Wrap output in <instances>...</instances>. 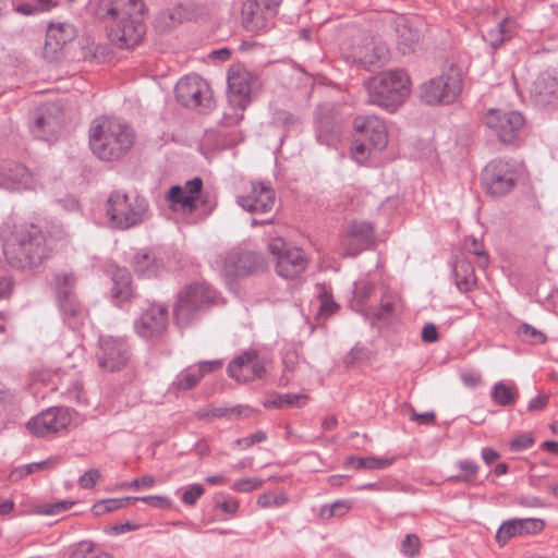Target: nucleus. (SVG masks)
<instances>
[{
    "mask_svg": "<svg viewBox=\"0 0 558 558\" xmlns=\"http://www.w3.org/2000/svg\"><path fill=\"white\" fill-rule=\"evenodd\" d=\"M166 199L170 203L172 209H182L193 213L197 207L192 196H187L181 185L171 186L167 192Z\"/></svg>",
    "mask_w": 558,
    "mask_h": 558,
    "instance_id": "35",
    "label": "nucleus"
},
{
    "mask_svg": "<svg viewBox=\"0 0 558 558\" xmlns=\"http://www.w3.org/2000/svg\"><path fill=\"white\" fill-rule=\"evenodd\" d=\"M457 465L462 471V474L452 476L451 478L457 482L474 484L476 474L478 472L477 463L471 460H461L457 463Z\"/></svg>",
    "mask_w": 558,
    "mask_h": 558,
    "instance_id": "43",
    "label": "nucleus"
},
{
    "mask_svg": "<svg viewBox=\"0 0 558 558\" xmlns=\"http://www.w3.org/2000/svg\"><path fill=\"white\" fill-rule=\"evenodd\" d=\"M168 326V308L163 305H151L135 320L137 335L145 339L161 336Z\"/></svg>",
    "mask_w": 558,
    "mask_h": 558,
    "instance_id": "18",
    "label": "nucleus"
},
{
    "mask_svg": "<svg viewBox=\"0 0 558 558\" xmlns=\"http://www.w3.org/2000/svg\"><path fill=\"white\" fill-rule=\"evenodd\" d=\"M57 462L56 458H49L40 462H34L29 464L22 465L20 468H16L12 473L11 477L17 476V477H25L38 470L54 465Z\"/></svg>",
    "mask_w": 558,
    "mask_h": 558,
    "instance_id": "46",
    "label": "nucleus"
},
{
    "mask_svg": "<svg viewBox=\"0 0 558 558\" xmlns=\"http://www.w3.org/2000/svg\"><path fill=\"white\" fill-rule=\"evenodd\" d=\"M367 92L368 104L393 112L409 95L410 80L402 70L385 71L367 82Z\"/></svg>",
    "mask_w": 558,
    "mask_h": 558,
    "instance_id": "4",
    "label": "nucleus"
},
{
    "mask_svg": "<svg viewBox=\"0 0 558 558\" xmlns=\"http://www.w3.org/2000/svg\"><path fill=\"white\" fill-rule=\"evenodd\" d=\"M33 185V175L24 166L12 160H4L0 163V186L17 191L32 189Z\"/></svg>",
    "mask_w": 558,
    "mask_h": 558,
    "instance_id": "21",
    "label": "nucleus"
},
{
    "mask_svg": "<svg viewBox=\"0 0 558 558\" xmlns=\"http://www.w3.org/2000/svg\"><path fill=\"white\" fill-rule=\"evenodd\" d=\"M118 509H121V501L119 498H111L97 501L92 507V512L94 515L100 517Z\"/></svg>",
    "mask_w": 558,
    "mask_h": 558,
    "instance_id": "48",
    "label": "nucleus"
},
{
    "mask_svg": "<svg viewBox=\"0 0 558 558\" xmlns=\"http://www.w3.org/2000/svg\"><path fill=\"white\" fill-rule=\"evenodd\" d=\"M518 336L526 342L536 344L546 341L545 335L529 324H522L517 331Z\"/></svg>",
    "mask_w": 558,
    "mask_h": 558,
    "instance_id": "47",
    "label": "nucleus"
},
{
    "mask_svg": "<svg viewBox=\"0 0 558 558\" xmlns=\"http://www.w3.org/2000/svg\"><path fill=\"white\" fill-rule=\"evenodd\" d=\"M101 478V473L98 469H90L82 474L78 478V485L83 489L93 488Z\"/></svg>",
    "mask_w": 558,
    "mask_h": 558,
    "instance_id": "54",
    "label": "nucleus"
},
{
    "mask_svg": "<svg viewBox=\"0 0 558 558\" xmlns=\"http://www.w3.org/2000/svg\"><path fill=\"white\" fill-rule=\"evenodd\" d=\"M490 397L498 405H512L519 398V389L514 384L507 385L504 381H498L493 386Z\"/></svg>",
    "mask_w": 558,
    "mask_h": 558,
    "instance_id": "34",
    "label": "nucleus"
},
{
    "mask_svg": "<svg viewBox=\"0 0 558 558\" xmlns=\"http://www.w3.org/2000/svg\"><path fill=\"white\" fill-rule=\"evenodd\" d=\"M182 187L184 189L185 194H187V196H192V198L194 199V204L196 205V202L203 189L202 179L195 177L192 180L186 181Z\"/></svg>",
    "mask_w": 558,
    "mask_h": 558,
    "instance_id": "58",
    "label": "nucleus"
},
{
    "mask_svg": "<svg viewBox=\"0 0 558 558\" xmlns=\"http://www.w3.org/2000/svg\"><path fill=\"white\" fill-rule=\"evenodd\" d=\"M316 138L326 146H333L338 141V131L335 123L329 120H319L316 123Z\"/></svg>",
    "mask_w": 558,
    "mask_h": 558,
    "instance_id": "37",
    "label": "nucleus"
},
{
    "mask_svg": "<svg viewBox=\"0 0 558 558\" xmlns=\"http://www.w3.org/2000/svg\"><path fill=\"white\" fill-rule=\"evenodd\" d=\"M252 413V410L245 405H235L232 408L226 407H214L209 405L199 409L195 412V417L201 421L226 417L228 420H234L240 417H247Z\"/></svg>",
    "mask_w": 558,
    "mask_h": 558,
    "instance_id": "30",
    "label": "nucleus"
},
{
    "mask_svg": "<svg viewBox=\"0 0 558 558\" xmlns=\"http://www.w3.org/2000/svg\"><path fill=\"white\" fill-rule=\"evenodd\" d=\"M141 501L155 508L168 509L171 507V500L167 496H143Z\"/></svg>",
    "mask_w": 558,
    "mask_h": 558,
    "instance_id": "59",
    "label": "nucleus"
},
{
    "mask_svg": "<svg viewBox=\"0 0 558 558\" xmlns=\"http://www.w3.org/2000/svg\"><path fill=\"white\" fill-rule=\"evenodd\" d=\"M155 484V478L151 475H144L142 477L134 478L129 483H123L121 487L129 488L133 490L147 489L153 487Z\"/></svg>",
    "mask_w": 558,
    "mask_h": 558,
    "instance_id": "55",
    "label": "nucleus"
},
{
    "mask_svg": "<svg viewBox=\"0 0 558 558\" xmlns=\"http://www.w3.org/2000/svg\"><path fill=\"white\" fill-rule=\"evenodd\" d=\"M485 39L489 43V45L494 48L499 47L505 43V37L502 35V28L497 24L495 27L490 28L485 35Z\"/></svg>",
    "mask_w": 558,
    "mask_h": 558,
    "instance_id": "62",
    "label": "nucleus"
},
{
    "mask_svg": "<svg viewBox=\"0 0 558 558\" xmlns=\"http://www.w3.org/2000/svg\"><path fill=\"white\" fill-rule=\"evenodd\" d=\"M0 238L5 260L12 268L34 271L50 255L43 230L34 223L4 222Z\"/></svg>",
    "mask_w": 558,
    "mask_h": 558,
    "instance_id": "1",
    "label": "nucleus"
},
{
    "mask_svg": "<svg viewBox=\"0 0 558 558\" xmlns=\"http://www.w3.org/2000/svg\"><path fill=\"white\" fill-rule=\"evenodd\" d=\"M461 90L462 76L460 70L450 65L442 71L441 75L422 85V98L429 105H449L456 100Z\"/></svg>",
    "mask_w": 558,
    "mask_h": 558,
    "instance_id": "7",
    "label": "nucleus"
},
{
    "mask_svg": "<svg viewBox=\"0 0 558 558\" xmlns=\"http://www.w3.org/2000/svg\"><path fill=\"white\" fill-rule=\"evenodd\" d=\"M368 356V351L365 347L355 345L351 349V351L345 355L343 362L345 366L352 367L357 363L365 361Z\"/></svg>",
    "mask_w": 558,
    "mask_h": 558,
    "instance_id": "53",
    "label": "nucleus"
},
{
    "mask_svg": "<svg viewBox=\"0 0 558 558\" xmlns=\"http://www.w3.org/2000/svg\"><path fill=\"white\" fill-rule=\"evenodd\" d=\"M276 194L270 183L253 182L248 195L239 196L236 203L248 213L266 214L275 205Z\"/></svg>",
    "mask_w": 558,
    "mask_h": 558,
    "instance_id": "19",
    "label": "nucleus"
},
{
    "mask_svg": "<svg viewBox=\"0 0 558 558\" xmlns=\"http://www.w3.org/2000/svg\"><path fill=\"white\" fill-rule=\"evenodd\" d=\"M216 291L205 284H190L182 289L173 307L175 324L183 328L215 302Z\"/></svg>",
    "mask_w": 558,
    "mask_h": 558,
    "instance_id": "6",
    "label": "nucleus"
},
{
    "mask_svg": "<svg viewBox=\"0 0 558 558\" xmlns=\"http://www.w3.org/2000/svg\"><path fill=\"white\" fill-rule=\"evenodd\" d=\"M525 119L521 112L510 110L490 109L485 116V124L490 129L498 140L502 143H512L520 130L523 128Z\"/></svg>",
    "mask_w": 558,
    "mask_h": 558,
    "instance_id": "15",
    "label": "nucleus"
},
{
    "mask_svg": "<svg viewBox=\"0 0 558 558\" xmlns=\"http://www.w3.org/2000/svg\"><path fill=\"white\" fill-rule=\"evenodd\" d=\"M368 244L360 242L347 233L340 238V250L343 256L354 257L359 255Z\"/></svg>",
    "mask_w": 558,
    "mask_h": 558,
    "instance_id": "45",
    "label": "nucleus"
},
{
    "mask_svg": "<svg viewBox=\"0 0 558 558\" xmlns=\"http://www.w3.org/2000/svg\"><path fill=\"white\" fill-rule=\"evenodd\" d=\"M347 463L353 465L357 470H380L390 465L392 463V459H379L375 457H351L348 459Z\"/></svg>",
    "mask_w": 558,
    "mask_h": 558,
    "instance_id": "39",
    "label": "nucleus"
},
{
    "mask_svg": "<svg viewBox=\"0 0 558 558\" xmlns=\"http://www.w3.org/2000/svg\"><path fill=\"white\" fill-rule=\"evenodd\" d=\"M143 0H98L95 16L107 23L110 40L121 49L136 46L146 32Z\"/></svg>",
    "mask_w": 558,
    "mask_h": 558,
    "instance_id": "2",
    "label": "nucleus"
},
{
    "mask_svg": "<svg viewBox=\"0 0 558 558\" xmlns=\"http://www.w3.org/2000/svg\"><path fill=\"white\" fill-rule=\"evenodd\" d=\"M532 97L541 107L558 105V76L549 73L538 75L533 85Z\"/></svg>",
    "mask_w": 558,
    "mask_h": 558,
    "instance_id": "25",
    "label": "nucleus"
},
{
    "mask_svg": "<svg viewBox=\"0 0 558 558\" xmlns=\"http://www.w3.org/2000/svg\"><path fill=\"white\" fill-rule=\"evenodd\" d=\"M76 28L70 23L50 24L44 46V57L49 61H56L61 57L63 47L75 39Z\"/></svg>",
    "mask_w": 558,
    "mask_h": 558,
    "instance_id": "20",
    "label": "nucleus"
},
{
    "mask_svg": "<svg viewBox=\"0 0 558 558\" xmlns=\"http://www.w3.org/2000/svg\"><path fill=\"white\" fill-rule=\"evenodd\" d=\"M71 423L69 412L63 408H50L31 418L26 427L37 437H45L64 429Z\"/></svg>",
    "mask_w": 558,
    "mask_h": 558,
    "instance_id": "17",
    "label": "nucleus"
},
{
    "mask_svg": "<svg viewBox=\"0 0 558 558\" xmlns=\"http://www.w3.org/2000/svg\"><path fill=\"white\" fill-rule=\"evenodd\" d=\"M129 359L130 347L123 338L100 337L97 360L102 371H119L126 365Z\"/></svg>",
    "mask_w": 558,
    "mask_h": 558,
    "instance_id": "16",
    "label": "nucleus"
},
{
    "mask_svg": "<svg viewBox=\"0 0 558 558\" xmlns=\"http://www.w3.org/2000/svg\"><path fill=\"white\" fill-rule=\"evenodd\" d=\"M266 269V260L259 253L233 248L225 258L222 270L227 277L243 278L263 272Z\"/></svg>",
    "mask_w": 558,
    "mask_h": 558,
    "instance_id": "12",
    "label": "nucleus"
},
{
    "mask_svg": "<svg viewBox=\"0 0 558 558\" xmlns=\"http://www.w3.org/2000/svg\"><path fill=\"white\" fill-rule=\"evenodd\" d=\"M387 56V50L384 46H376L373 43L359 47L353 52V59L364 69H371L377 65Z\"/></svg>",
    "mask_w": 558,
    "mask_h": 558,
    "instance_id": "32",
    "label": "nucleus"
},
{
    "mask_svg": "<svg viewBox=\"0 0 558 558\" xmlns=\"http://www.w3.org/2000/svg\"><path fill=\"white\" fill-rule=\"evenodd\" d=\"M133 128L117 118H96L89 128V146L104 161H118L126 156L135 143Z\"/></svg>",
    "mask_w": 558,
    "mask_h": 558,
    "instance_id": "3",
    "label": "nucleus"
},
{
    "mask_svg": "<svg viewBox=\"0 0 558 558\" xmlns=\"http://www.w3.org/2000/svg\"><path fill=\"white\" fill-rule=\"evenodd\" d=\"M271 361L257 350L248 349L236 355L228 365V375L240 383L263 378Z\"/></svg>",
    "mask_w": 558,
    "mask_h": 558,
    "instance_id": "13",
    "label": "nucleus"
},
{
    "mask_svg": "<svg viewBox=\"0 0 558 558\" xmlns=\"http://www.w3.org/2000/svg\"><path fill=\"white\" fill-rule=\"evenodd\" d=\"M75 280L76 278L73 274H57L53 279L59 310L64 322L73 328L76 327L86 315L85 308L80 304L73 293Z\"/></svg>",
    "mask_w": 558,
    "mask_h": 558,
    "instance_id": "11",
    "label": "nucleus"
},
{
    "mask_svg": "<svg viewBox=\"0 0 558 558\" xmlns=\"http://www.w3.org/2000/svg\"><path fill=\"white\" fill-rule=\"evenodd\" d=\"M307 396L302 393H284L276 395L272 398L267 399L264 402L266 408H282V407H295L301 408L305 405Z\"/></svg>",
    "mask_w": 558,
    "mask_h": 558,
    "instance_id": "36",
    "label": "nucleus"
},
{
    "mask_svg": "<svg viewBox=\"0 0 558 558\" xmlns=\"http://www.w3.org/2000/svg\"><path fill=\"white\" fill-rule=\"evenodd\" d=\"M544 527V521L541 519H510L505 521L496 533V541L500 546L507 542L521 535L536 534Z\"/></svg>",
    "mask_w": 558,
    "mask_h": 558,
    "instance_id": "22",
    "label": "nucleus"
},
{
    "mask_svg": "<svg viewBox=\"0 0 558 558\" xmlns=\"http://www.w3.org/2000/svg\"><path fill=\"white\" fill-rule=\"evenodd\" d=\"M159 21L165 27H173L182 22L181 8L166 9L159 14Z\"/></svg>",
    "mask_w": 558,
    "mask_h": 558,
    "instance_id": "50",
    "label": "nucleus"
},
{
    "mask_svg": "<svg viewBox=\"0 0 558 558\" xmlns=\"http://www.w3.org/2000/svg\"><path fill=\"white\" fill-rule=\"evenodd\" d=\"M421 337L426 343L436 342L439 339L436 326L434 324H426L422 329Z\"/></svg>",
    "mask_w": 558,
    "mask_h": 558,
    "instance_id": "64",
    "label": "nucleus"
},
{
    "mask_svg": "<svg viewBox=\"0 0 558 558\" xmlns=\"http://www.w3.org/2000/svg\"><path fill=\"white\" fill-rule=\"evenodd\" d=\"M373 290H374V286L371 282L363 281L361 283H356L355 284L356 299L361 303H364L369 298V295L373 293Z\"/></svg>",
    "mask_w": 558,
    "mask_h": 558,
    "instance_id": "63",
    "label": "nucleus"
},
{
    "mask_svg": "<svg viewBox=\"0 0 558 558\" xmlns=\"http://www.w3.org/2000/svg\"><path fill=\"white\" fill-rule=\"evenodd\" d=\"M73 505V501L62 500L56 504L43 506L40 512L46 515H57L69 510Z\"/></svg>",
    "mask_w": 558,
    "mask_h": 558,
    "instance_id": "57",
    "label": "nucleus"
},
{
    "mask_svg": "<svg viewBox=\"0 0 558 558\" xmlns=\"http://www.w3.org/2000/svg\"><path fill=\"white\" fill-rule=\"evenodd\" d=\"M175 98L185 108L210 110L213 92L208 83L197 74L183 76L175 85Z\"/></svg>",
    "mask_w": 558,
    "mask_h": 558,
    "instance_id": "10",
    "label": "nucleus"
},
{
    "mask_svg": "<svg viewBox=\"0 0 558 558\" xmlns=\"http://www.w3.org/2000/svg\"><path fill=\"white\" fill-rule=\"evenodd\" d=\"M354 129L361 133L371 145L378 150L386 147L388 134L385 123L375 116H360L354 120Z\"/></svg>",
    "mask_w": 558,
    "mask_h": 558,
    "instance_id": "24",
    "label": "nucleus"
},
{
    "mask_svg": "<svg viewBox=\"0 0 558 558\" xmlns=\"http://www.w3.org/2000/svg\"><path fill=\"white\" fill-rule=\"evenodd\" d=\"M61 128V121L56 117L51 108H43L35 113L31 123V132L35 137L43 141L53 138Z\"/></svg>",
    "mask_w": 558,
    "mask_h": 558,
    "instance_id": "26",
    "label": "nucleus"
},
{
    "mask_svg": "<svg viewBox=\"0 0 558 558\" xmlns=\"http://www.w3.org/2000/svg\"><path fill=\"white\" fill-rule=\"evenodd\" d=\"M205 493V488L201 484H191L189 485L182 496L181 500L184 505L193 506L195 505L196 500L202 497Z\"/></svg>",
    "mask_w": 558,
    "mask_h": 558,
    "instance_id": "51",
    "label": "nucleus"
},
{
    "mask_svg": "<svg viewBox=\"0 0 558 558\" xmlns=\"http://www.w3.org/2000/svg\"><path fill=\"white\" fill-rule=\"evenodd\" d=\"M454 283L460 292L471 291L475 283L476 277L472 264L464 259H457L452 266Z\"/></svg>",
    "mask_w": 558,
    "mask_h": 558,
    "instance_id": "31",
    "label": "nucleus"
},
{
    "mask_svg": "<svg viewBox=\"0 0 558 558\" xmlns=\"http://www.w3.org/2000/svg\"><path fill=\"white\" fill-rule=\"evenodd\" d=\"M258 80L244 65L234 64L228 71V99L232 106L245 109Z\"/></svg>",
    "mask_w": 558,
    "mask_h": 558,
    "instance_id": "14",
    "label": "nucleus"
},
{
    "mask_svg": "<svg viewBox=\"0 0 558 558\" xmlns=\"http://www.w3.org/2000/svg\"><path fill=\"white\" fill-rule=\"evenodd\" d=\"M134 271L143 278H153L160 274L165 265L153 251L141 250L136 252L132 262Z\"/></svg>",
    "mask_w": 558,
    "mask_h": 558,
    "instance_id": "27",
    "label": "nucleus"
},
{
    "mask_svg": "<svg viewBox=\"0 0 558 558\" xmlns=\"http://www.w3.org/2000/svg\"><path fill=\"white\" fill-rule=\"evenodd\" d=\"M70 558H112L109 554L97 549L92 543L82 542L71 553Z\"/></svg>",
    "mask_w": 558,
    "mask_h": 558,
    "instance_id": "44",
    "label": "nucleus"
},
{
    "mask_svg": "<svg viewBox=\"0 0 558 558\" xmlns=\"http://www.w3.org/2000/svg\"><path fill=\"white\" fill-rule=\"evenodd\" d=\"M263 481L254 477H245L233 483L232 489L248 493L262 485Z\"/></svg>",
    "mask_w": 558,
    "mask_h": 558,
    "instance_id": "56",
    "label": "nucleus"
},
{
    "mask_svg": "<svg viewBox=\"0 0 558 558\" xmlns=\"http://www.w3.org/2000/svg\"><path fill=\"white\" fill-rule=\"evenodd\" d=\"M344 233L369 245L374 239V227L366 221H352Z\"/></svg>",
    "mask_w": 558,
    "mask_h": 558,
    "instance_id": "38",
    "label": "nucleus"
},
{
    "mask_svg": "<svg viewBox=\"0 0 558 558\" xmlns=\"http://www.w3.org/2000/svg\"><path fill=\"white\" fill-rule=\"evenodd\" d=\"M52 0H24L15 5V11L23 15H32L37 12H44L53 7Z\"/></svg>",
    "mask_w": 558,
    "mask_h": 558,
    "instance_id": "40",
    "label": "nucleus"
},
{
    "mask_svg": "<svg viewBox=\"0 0 558 558\" xmlns=\"http://www.w3.org/2000/svg\"><path fill=\"white\" fill-rule=\"evenodd\" d=\"M220 360L202 361L182 369L175 377L173 386L179 390H191L201 381V379L216 369L220 368Z\"/></svg>",
    "mask_w": 558,
    "mask_h": 558,
    "instance_id": "23",
    "label": "nucleus"
},
{
    "mask_svg": "<svg viewBox=\"0 0 558 558\" xmlns=\"http://www.w3.org/2000/svg\"><path fill=\"white\" fill-rule=\"evenodd\" d=\"M266 433H264L263 430H258L247 437L236 439L235 444L241 446L243 449H247L254 444H258L266 440Z\"/></svg>",
    "mask_w": 558,
    "mask_h": 558,
    "instance_id": "60",
    "label": "nucleus"
},
{
    "mask_svg": "<svg viewBox=\"0 0 558 558\" xmlns=\"http://www.w3.org/2000/svg\"><path fill=\"white\" fill-rule=\"evenodd\" d=\"M421 541L415 534H407L401 543V553L408 557H414L420 553Z\"/></svg>",
    "mask_w": 558,
    "mask_h": 558,
    "instance_id": "49",
    "label": "nucleus"
},
{
    "mask_svg": "<svg viewBox=\"0 0 558 558\" xmlns=\"http://www.w3.org/2000/svg\"><path fill=\"white\" fill-rule=\"evenodd\" d=\"M272 16L268 15L265 9L254 0H246L242 8V21L245 29L258 32L267 27V21Z\"/></svg>",
    "mask_w": 558,
    "mask_h": 558,
    "instance_id": "29",
    "label": "nucleus"
},
{
    "mask_svg": "<svg viewBox=\"0 0 558 558\" xmlns=\"http://www.w3.org/2000/svg\"><path fill=\"white\" fill-rule=\"evenodd\" d=\"M534 438L531 435H519L510 444L512 451H522L530 448L534 444Z\"/></svg>",
    "mask_w": 558,
    "mask_h": 558,
    "instance_id": "61",
    "label": "nucleus"
},
{
    "mask_svg": "<svg viewBox=\"0 0 558 558\" xmlns=\"http://www.w3.org/2000/svg\"><path fill=\"white\" fill-rule=\"evenodd\" d=\"M65 397L70 400L75 402L78 405H86L87 404V397L83 389V386L78 381H74L65 392Z\"/></svg>",
    "mask_w": 558,
    "mask_h": 558,
    "instance_id": "52",
    "label": "nucleus"
},
{
    "mask_svg": "<svg viewBox=\"0 0 558 558\" xmlns=\"http://www.w3.org/2000/svg\"><path fill=\"white\" fill-rule=\"evenodd\" d=\"M109 220L119 229L126 230L138 226L148 210L147 201L137 194L114 191L107 201Z\"/></svg>",
    "mask_w": 558,
    "mask_h": 558,
    "instance_id": "5",
    "label": "nucleus"
},
{
    "mask_svg": "<svg viewBox=\"0 0 558 558\" xmlns=\"http://www.w3.org/2000/svg\"><path fill=\"white\" fill-rule=\"evenodd\" d=\"M268 248L276 259V270L280 277L295 279L305 271L308 259L302 248L288 244L281 238L272 239Z\"/></svg>",
    "mask_w": 558,
    "mask_h": 558,
    "instance_id": "9",
    "label": "nucleus"
},
{
    "mask_svg": "<svg viewBox=\"0 0 558 558\" xmlns=\"http://www.w3.org/2000/svg\"><path fill=\"white\" fill-rule=\"evenodd\" d=\"M398 49L403 53H410L414 50V46L418 43L421 34L414 28L410 21L403 16H397L393 20Z\"/></svg>",
    "mask_w": 558,
    "mask_h": 558,
    "instance_id": "28",
    "label": "nucleus"
},
{
    "mask_svg": "<svg viewBox=\"0 0 558 558\" xmlns=\"http://www.w3.org/2000/svg\"><path fill=\"white\" fill-rule=\"evenodd\" d=\"M112 298L119 303L129 301L133 295L131 286L132 279L129 270L125 268H117L112 275Z\"/></svg>",
    "mask_w": 558,
    "mask_h": 558,
    "instance_id": "33",
    "label": "nucleus"
},
{
    "mask_svg": "<svg viewBox=\"0 0 558 558\" xmlns=\"http://www.w3.org/2000/svg\"><path fill=\"white\" fill-rule=\"evenodd\" d=\"M351 509V502L348 500H336L331 505H324L319 510V517L323 520L331 519L332 517H343Z\"/></svg>",
    "mask_w": 558,
    "mask_h": 558,
    "instance_id": "41",
    "label": "nucleus"
},
{
    "mask_svg": "<svg viewBox=\"0 0 558 558\" xmlns=\"http://www.w3.org/2000/svg\"><path fill=\"white\" fill-rule=\"evenodd\" d=\"M519 177L514 162L495 159L483 169L482 183L489 195L502 197L515 187Z\"/></svg>",
    "mask_w": 558,
    "mask_h": 558,
    "instance_id": "8",
    "label": "nucleus"
},
{
    "mask_svg": "<svg viewBox=\"0 0 558 558\" xmlns=\"http://www.w3.org/2000/svg\"><path fill=\"white\" fill-rule=\"evenodd\" d=\"M19 408L15 393L0 381V415L11 414Z\"/></svg>",
    "mask_w": 558,
    "mask_h": 558,
    "instance_id": "42",
    "label": "nucleus"
}]
</instances>
